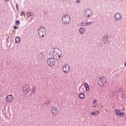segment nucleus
I'll return each instance as SVG.
<instances>
[{
    "label": "nucleus",
    "mask_w": 126,
    "mask_h": 126,
    "mask_svg": "<svg viewBox=\"0 0 126 126\" xmlns=\"http://www.w3.org/2000/svg\"><path fill=\"white\" fill-rule=\"evenodd\" d=\"M56 63V61L54 58H50L47 60V64L49 66H54Z\"/></svg>",
    "instance_id": "7"
},
{
    "label": "nucleus",
    "mask_w": 126,
    "mask_h": 126,
    "mask_svg": "<svg viewBox=\"0 0 126 126\" xmlns=\"http://www.w3.org/2000/svg\"><path fill=\"white\" fill-rule=\"evenodd\" d=\"M91 23H87L86 25H90Z\"/></svg>",
    "instance_id": "27"
},
{
    "label": "nucleus",
    "mask_w": 126,
    "mask_h": 126,
    "mask_svg": "<svg viewBox=\"0 0 126 126\" xmlns=\"http://www.w3.org/2000/svg\"><path fill=\"white\" fill-rule=\"evenodd\" d=\"M69 70H70V67L68 65L66 64L63 66V71L64 73H68V72H69Z\"/></svg>",
    "instance_id": "10"
},
{
    "label": "nucleus",
    "mask_w": 126,
    "mask_h": 126,
    "mask_svg": "<svg viewBox=\"0 0 126 126\" xmlns=\"http://www.w3.org/2000/svg\"><path fill=\"white\" fill-rule=\"evenodd\" d=\"M5 1H8V0H5Z\"/></svg>",
    "instance_id": "29"
},
{
    "label": "nucleus",
    "mask_w": 126,
    "mask_h": 126,
    "mask_svg": "<svg viewBox=\"0 0 126 126\" xmlns=\"http://www.w3.org/2000/svg\"><path fill=\"white\" fill-rule=\"evenodd\" d=\"M52 56L56 60H59L62 56V51L58 48H54L52 52Z\"/></svg>",
    "instance_id": "1"
},
{
    "label": "nucleus",
    "mask_w": 126,
    "mask_h": 126,
    "mask_svg": "<svg viewBox=\"0 0 126 126\" xmlns=\"http://www.w3.org/2000/svg\"><path fill=\"white\" fill-rule=\"evenodd\" d=\"M30 85H25L23 87V93H24L25 95H28V94L30 93Z\"/></svg>",
    "instance_id": "2"
},
{
    "label": "nucleus",
    "mask_w": 126,
    "mask_h": 126,
    "mask_svg": "<svg viewBox=\"0 0 126 126\" xmlns=\"http://www.w3.org/2000/svg\"><path fill=\"white\" fill-rule=\"evenodd\" d=\"M93 108H96L97 107V104L93 105Z\"/></svg>",
    "instance_id": "25"
},
{
    "label": "nucleus",
    "mask_w": 126,
    "mask_h": 126,
    "mask_svg": "<svg viewBox=\"0 0 126 126\" xmlns=\"http://www.w3.org/2000/svg\"><path fill=\"white\" fill-rule=\"evenodd\" d=\"M115 18L116 19H117V20H119V19H121L122 18V15L119 13H117L115 14Z\"/></svg>",
    "instance_id": "12"
},
{
    "label": "nucleus",
    "mask_w": 126,
    "mask_h": 126,
    "mask_svg": "<svg viewBox=\"0 0 126 126\" xmlns=\"http://www.w3.org/2000/svg\"><path fill=\"white\" fill-rule=\"evenodd\" d=\"M106 78L105 77H101L99 80L98 81V84L99 86H104L106 83Z\"/></svg>",
    "instance_id": "5"
},
{
    "label": "nucleus",
    "mask_w": 126,
    "mask_h": 126,
    "mask_svg": "<svg viewBox=\"0 0 126 126\" xmlns=\"http://www.w3.org/2000/svg\"><path fill=\"white\" fill-rule=\"evenodd\" d=\"M15 42L16 43H17V44H18V43H20V37H16V39H15Z\"/></svg>",
    "instance_id": "16"
},
{
    "label": "nucleus",
    "mask_w": 126,
    "mask_h": 126,
    "mask_svg": "<svg viewBox=\"0 0 126 126\" xmlns=\"http://www.w3.org/2000/svg\"><path fill=\"white\" fill-rule=\"evenodd\" d=\"M91 115H93V116H96V114L95 112L92 111L91 113Z\"/></svg>",
    "instance_id": "22"
},
{
    "label": "nucleus",
    "mask_w": 126,
    "mask_h": 126,
    "mask_svg": "<svg viewBox=\"0 0 126 126\" xmlns=\"http://www.w3.org/2000/svg\"><path fill=\"white\" fill-rule=\"evenodd\" d=\"M115 112H116L117 116H118V117H124L125 116V113L122 112L119 109H115Z\"/></svg>",
    "instance_id": "11"
},
{
    "label": "nucleus",
    "mask_w": 126,
    "mask_h": 126,
    "mask_svg": "<svg viewBox=\"0 0 126 126\" xmlns=\"http://www.w3.org/2000/svg\"><path fill=\"white\" fill-rule=\"evenodd\" d=\"M46 34V29L45 28L41 27L38 30V34L40 37H44Z\"/></svg>",
    "instance_id": "4"
},
{
    "label": "nucleus",
    "mask_w": 126,
    "mask_h": 126,
    "mask_svg": "<svg viewBox=\"0 0 126 126\" xmlns=\"http://www.w3.org/2000/svg\"><path fill=\"white\" fill-rule=\"evenodd\" d=\"M97 100H94L93 102V105H97Z\"/></svg>",
    "instance_id": "20"
},
{
    "label": "nucleus",
    "mask_w": 126,
    "mask_h": 126,
    "mask_svg": "<svg viewBox=\"0 0 126 126\" xmlns=\"http://www.w3.org/2000/svg\"><path fill=\"white\" fill-rule=\"evenodd\" d=\"M84 87L85 88L86 91H89V85L87 83L84 84Z\"/></svg>",
    "instance_id": "13"
},
{
    "label": "nucleus",
    "mask_w": 126,
    "mask_h": 126,
    "mask_svg": "<svg viewBox=\"0 0 126 126\" xmlns=\"http://www.w3.org/2000/svg\"><path fill=\"white\" fill-rule=\"evenodd\" d=\"M16 25H19L20 24V22L19 20H17L15 22Z\"/></svg>",
    "instance_id": "18"
},
{
    "label": "nucleus",
    "mask_w": 126,
    "mask_h": 126,
    "mask_svg": "<svg viewBox=\"0 0 126 126\" xmlns=\"http://www.w3.org/2000/svg\"><path fill=\"white\" fill-rule=\"evenodd\" d=\"M36 87L33 86L32 90V93L35 94L36 93Z\"/></svg>",
    "instance_id": "15"
},
{
    "label": "nucleus",
    "mask_w": 126,
    "mask_h": 126,
    "mask_svg": "<svg viewBox=\"0 0 126 126\" xmlns=\"http://www.w3.org/2000/svg\"><path fill=\"white\" fill-rule=\"evenodd\" d=\"M62 21L64 24H68V23L70 22V17L68 15H64L63 17Z\"/></svg>",
    "instance_id": "3"
},
{
    "label": "nucleus",
    "mask_w": 126,
    "mask_h": 126,
    "mask_svg": "<svg viewBox=\"0 0 126 126\" xmlns=\"http://www.w3.org/2000/svg\"><path fill=\"white\" fill-rule=\"evenodd\" d=\"M14 29H17V26H15L14 27Z\"/></svg>",
    "instance_id": "26"
},
{
    "label": "nucleus",
    "mask_w": 126,
    "mask_h": 126,
    "mask_svg": "<svg viewBox=\"0 0 126 126\" xmlns=\"http://www.w3.org/2000/svg\"><path fill=\"white\" fill-rule=\"evenodd\" d=\"M79 32L80 34H83V33H84V29H82V28L80 29Z\"/></svg>",
    "instance_id": "17"
},
{
    "label": "nucleus",
    "mask_w": 126,
    "mask_h": 126,
    "mask_svg": "<svg viewBox=\"0 0 126 126\" xmlns=\"http://www.w3.org/2000/svg\"><path fill=\"white\" fill-rule=\"evenodd\" d=\"M94 113H95V116H97V115H99V114H100V111L96 110Z\"/></svg>",
    "instance_id": "19"
},
{
    "label": "nucleus",
    "mask_w": 126,
    "mask_h": 126,
    "mask_svg": "<svg viewBox=\"0 0 126 126\" xmlns=\"http://www.w3.org/2000/svg\"><path fill=\"white\" fill-rule=\"evenodd\" d=\"M5 100L7 103H11L13 101V96L12 94H8L6 96Z\"/></svg>",
    "instance_id": "9"
},
{
    "label": "nucleus",
    "mask_w": 126,
    "mask_h": 126,
    "mask_svg": "<svg viewBox=\"0 0 126 126\" xmlns=\"http://www.w3.org/2000/svg\"><path fill=\"white\" fill-rule=\"evenodd\" d=\"M32 13H28V16H31V15H32Z\"/></svg>",
    "instance_id": "23"
},
{
    "label": "nucleus",
    "mask_w": 126,
    "mask_h": 126,
    "mask_svg": "<svg viewBox=\"0 0 126 126\" xmlns=\"http://www.w3.org/2000/svg\"><path fill=\"white\" fill-rule=\"evenodd\" d=\"M24 14H25V13H24V11H22L20 12L21 16H23V15H24Z\"/></svg>",
    "instance_id": "21"
},
{
    "label": "nucleus",
    "mask_w": 126,
    "mask_h": 126,
    "mask_svg": "<svg viewBox=\"0 0 126 126\" xmlns=\"http://www.w3.org/2000/svg\"><path fill=\"white\" fill-rule=\"evenodd\" d=\"M79 96L80 99H84V98H85V94L83 93H80Z\"/></svg>",
    "instance_id": "14"
},
{
    "label": "nucleus",
    "mask_w": 126,
    "mask_h": 126,
    "mask_svg": "<svg viewBox=\"0 0 126 126\" xmlns=\"http://www.w3.org/2000/svg\"><path fill=\"white\" fill-rule=\"evenodd\" d=\"M125 65L126 66V62H125Z\"/></svg>",
    "instance_id": "28"
},
{
    "label": "nucleus",
    "mask_w": 126,
    "mask_h": 126,
    "mask_svg": "<svg viewBox=\"0 0 126 126\" xmlns=\"http://www.w3.org/2000/svg\"><path fill=\"white\" fill-rule=\"evenodd\" d=\"M84 16L86 18L92 16V11L89 9H86L85 10Z\"/></svg>",
    "instance_id": "6"
},
{
    "label": "nucleus",
    "mask_w": 126,
    "mask_h": 126,
    "mask_svg": "<svg viewBox=\"0 0 126 126\" xmlns=\"http://www.w3.org/2000/svg\"><path fill=\"white\" fill-rule=\"evenodd\" d=\"M51 112L52 116H58L59 115V109L56 107H53Z\"/></svg>",
    "instance_id": "8"
},
{
    "label": "nucleus",
    "mask_w": 126,
    "mask_h": 126,
    "mask_svg": "<svg viewBox=\"0 0 126 126\" xmlns=\"http://www.w3.org/2000/svg\"><path fill=\"white\" fill-rule=\"evenodd\" d=\"M76 2V3H79V2H80V0H77Z\"/></svg>",
    "instance_id": "24"
}]
</instances>
